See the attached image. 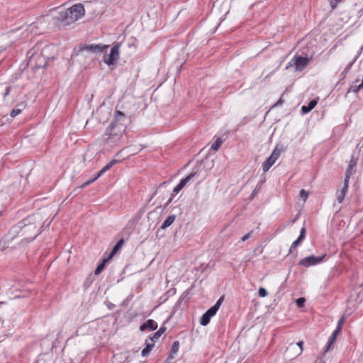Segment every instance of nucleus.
I'll list each match as a JSON object with an SVG mask.
<instances>
[{
    "label": "nucleus",
    "instance_id": "nucleus-29",
    "mask_svg": "<svg viewBox=\"0 0 363 363\" xmlns=\"http://www.w3.org/2000/svg\"><path fill=\"white\" fill-rule=\"evenodd\" d=\"M332 11H334L341 0H328Z\"/></svg>",
    "mask_w": 363,
    "mask_h": 363
},
{
    "label": "nucleus",
    "instance_id": "nucleus-17",
    "mask_svg": "<svg viewBox=\"0 0 363 363\" xmlns=\"http://www.w3.org/2000/svg\"><path fill=\"white\" fill-rule=\"evenodd\" d=\"M318 104V99H313L311 100L307 106H303L301 107V111L303 113H309L312 109L315 108V106Z\"/></svg>",
    "mask_w": 363,
    "mask_h": 363
},
{
    "label": "nucleus",
    "instance_id": "nucleus-25",
    "mask_svg": "<svg viewBox=\"0 0 363 363\" xmlns=\"http://www.w3.org/2000/svg\"><path fill=\"white\" fill-rule=\"evenodd\" d=\"M109 259H108V257H107V258H106V259H104V260H103L102 263H101L100 264H99V265L97 266V267L96 268V269H95V271H94V274H95L96 275L99 274L102 272V270L104 269V267H105V264H106V262H107Z\"/></svg>",
    "mask_w": 363,
    "mask_h": 363
},
{
    "label": "nucleus",
    "instance_id": "nucleus-5",
    "mask_svg": "<svg viewBox=\"0 0 363 363\" xmlns=\"http://www.w3.org/2000/svg\"><path fill=\"white\" fill-rule=\"evenodd\" d=\"M117 162V160H111L108 163H107L106 164V166H104L99 172L98 174L91 179H89L88 180L87 182H86L85 183H84L83 184H82L81 186L75 188L71 193H70V196L73 195L74 196H75L76 195H77L80 191L85 188L86 186H89V184H92L93 182H94L98 178H99L104 172H106V171H108V169H110L115 164H116Z\"/></svg>",
    "mask_w": 363,
    "mask_h": 363
},
{
    "label": "nucleus",
    "instance_id": "nucleus-39",
    "mask_svg": "<svg viewBox=\"0 0 363 363\" xmlns=\"http://www.w3.org/2000/svg\"><path fill=\"white\" fill-rule=\"evenodd\" d=\"M10 91H11V86H8V87L6 89L5 93H4V97L5 98L6 96H8V95L10 94Z\"/></svg>",
    "mask_w": 363,
    "mask_h": 363
},
{
    "label": "nucleus",
    "instance_id": "nucleus-34",
    "mask_svg": "<svg viewBox=\"0 0 363 363\" xmlns=\"http://www.w3.org/2000/svg\"><path fill=\"white\" fill-rule=\"evenodd\" d=\"M305 301H306L305 298H303V297L298 298L296 300V305H297V306L298 307H302L303 306V303H305Z\"/></svg>",
    "mask_w": 363,
    "mask_h": 363
},
{
    "label": "nucleus",
    "instance_id": "nucleus-23",
    "mask_svg": "<svg viewBox=\"0 0 363 363\" xmlns=\"http://www.w3.org/2000/svg\"><path fill=\"white\" fill-rule=\"evenodd\" d=\"M179 347V342L178 340H175L171 347L170 353L169 355V358L173 359L174 355L177 353Z\"/></svg>",
    "mask_w": 363,
    "mask_h": 363
},
{
    "label": "nucleus",
    "instance_id": "nucleus-27",
    "mask_svg": "<svg viewBox=\"0 0 363 363\" xmlns=\"http://www.w3.org/2000/svg\"><path fill=\"white\" fill-rule=\"evenodd\" d=\"M357 57H358V56L352 62H350L347 65V67L345 68V69L342 71V72L341 73L342 78H344L346 76V74L348 73V72L351 69L352 66L353 65V64L354 63V62L356 61Z\"/></svg>",
    "mask_w": 363,
    "mask_h": 363
},
{
    "label": "nucleus",
    "instance_id": "nucleus-36",
    "mask_svg": "<svg viewBox=\"0 0 363 363\" xmlns=\"http://www.w3.org/2000/svg\"><path fill=\"white\" fill-rule=\"evenodd\" d=\"M343 322H344V317L342 316V318L338 320L336 328H339V329L342 330V327Z\"/></svg>",
    "mask_w": 363,
    "mask_h": 363
},
{
    "label": "nucleus",
    "instance_id": "nucleus-13",
    "mask_svg": "<svg viewBox=\"0 0 363 363\" xmlns=\"http://www.w3.org/2000/svg\"><path fill=\"white\" fill-rule=\"evenodd\" d=\"M196 172L191 173L185 178L181 179L179 183L174 188L173 192L175 194H178L185 186V185L196 176Z\"/></svg>",
    "mask_w": 363,
    "mask_h": 363
},
{
    "label": "nucleus",
    "instance_id": "nucleus-21",
    "mask_svg": "<svg viewBox=\"0 0 363 363\" xmlns=\"http://www.w3.org/2000/svg\"><path fill=\"white\" fill-rule=\"evenodd\" d=\"M148 340H146L145 342V347L142 350V352H141V354L143 357H146L147 355H148L150 352V351L152 350L153 347L155 346V342H149Z\"/></svg>",
    "mask_w": 363,
    "mask_h": 363
},
{
    "label": "nucleus",
    "instance_id": "nucleus-10",
    "mask_svg": "<svg viewBox=\"0 0 363 363\" xmlns=\"http://www.w3.org/2000/svg\"><path fill=\"white\" fill-rule=\"evenodd\" d=\"M358 160V154H352L351 155L348 167L345 171V180L350 181V177L356 172Z\"/></svg>",
    "mask_w": 363,
    "mask_h": 363
},
{
    "label": "nucleus",
    "instance_id": "nucleus-28",
    "mask_svg": "<svg viewBox=\"0 0 363 363\" xmlns=\"http://www.w3.org/2000/svg\"><path fill=\"white\" fill-rule=\"evenodd\" d=\"M299 196L303 201H306L308 197V193L305 189H301L299 191Z\"/></svg>",
    "mask_w": 363,
    "mask_h": 363
},
{
    "label": "nucleus",
    "instance_id": "nucleus-31",
    "mask_svg": "<svg viewBox=\"0 0 363 363\" xmlns=\"http://www.w3.org/2000/svg\"><path fill=\"white\" fill-rule=\"evenodd\" d=\"M363 86H360V84H352L349 90H348V92L350 91H353V92H357L359 89H361Z\"/></svg>",
    "mask_w": 363,
    "mask_h": 363
},
{
    "label": "nucleus",
    "instance_id": "nucleus-20",
    "mask_svg": "<svg viewBox=\"0 0 363 363\" xmlns=\"http://www.w3.org/2000/svg\"><path fill=\"white\" fill-rule=\"evenodd\" d=\"M340 331H341L340 329L335 328V330L333 332V334H332V335L330 337V340L328 342L325 352H328L330 350V347L333 345L334 342L336 340V337H337V335L340 333Z\"/></svg>",
    "mask_w": 363,
    "mask_h": 363
},
{
    "label": "nucleus",
    "instance_id": "nucleus-12",
    "mask_svg": "<svg viewBox=\"0 0 363 363\" xmlns=\"http://www.w3.org/2000/svg\"><path fill=\"white\" fill-rule=\"evenodd\" d=\"M108 48V45H101L96 44L84 45L81 48V50H86L87 51L96 53L103 52L105 50Z\"/></svg>",
    "mask_w": 363,
    "mask_h": 363
},
{
    "label": "nucleus",
    "instance_id": "nucleus-40",
    "mask_svg": "<svg viewBox=\"0 0 363 363\" xmlns=\"http://www.w3.org/2000/svg\"><path fill=\"white\" fill-rule=\"evenodd\" d=\"M257 191L256 189H254L251 194L250 199H252L254 196L257 194Z\"/></svg>",
    "mask_w": 363,
    "mask_h": 363
},
{
    "label": "nucleus",
    "instance_id": "nucleus-2",
    "mask_svg": "<svg viewBox=\"0 0 363 363\" xmlns=\"http://www.w3.org/2000/svg\"><path fill=\"white\" fill-rule=\"evenodd\" d=\"M123 118L125 115L122 111H115L114 120L109 124L104 133L106 136L104 138L105 143L116 145L121 143L126 129V126L121 123Z\"/></svg>",
    "mask_w": 363,
    "mask_h": 363
},
{
    "label": "nucleus",
    "instance_id": "nucleus-3",
    "mask_svg": "<svg viewBox=\"0 0 363 363\" xmlns=\"http://www.w3.org/2000/svg\"><path fill=\"white\" fill-rule=\"evenodd\" d=\"M84 12L82 4H74L70 8L60 11L56 17V20L62 26L70 25L83 16Z\"/></svg>",
    "mask_w": 363,
    "mask_h": 363
},
{
    "label": "nucleus",
    "instance_id": "nucleus-33",
    "mask_svg": "<svg viewBox=\"0 0 363 363\" xmlns=\"http://www.w3.org/2000/svg\"><path fill=\"white\" fill-rule=\"evenodd\" d=\"M20 113H21V111L20 108H13L11 111V113H10V116L12 117V118H15L16 116H17L18 115H19Z\"/></svg>",
    "mask_w": 363,
    "mask_h": 363
},
{
    "label": "nucleus",
    "instance_id": "nucleus-38",
    "mask_svg": "<svg viewBox=\"0 0 363 363\" xmlns=\"http://www.w3.org/2000/svg\"><path fill=\"white\" fill-rule=\"evenodd\" d=\"M10 42H8L7 43L1 46L0 52H2L3 50H5L6 48L10 45Z\"/></svg>",
    "mask_w": 363,
    "mask_h": 363
},
{
    "label": "nucleus",
    "instance_id": "nucleus-41",
    "mask_svg": "<svg viewBox=\"0 0 363 363\" xmlns=\"http://www.w3.org/2000/svg\"><path fill=\"white\" fill-rule=\"evenodd\" d=\"M283 103L282 98L281 97L278 101L276 103L275 106L280 105Z\"/></svg>",
    "mask_w": 363,
    "mask_h": 363
},
{
    "label": "nucleus",
    "instance_id": "nucleus-22",
    "mask_svg": "<svg viewBox=\"0 0 363 363\" xmlns=\"http://www.w3.org/2000/svg\"><path fill=\"white\" fill-rule=\"evenodd\" d=\"M123 243L124 240L123 238L119 240L113 247L112 251L111 252L109 256L108 257V259H111L121 248Z\"/></svg>",
    "mask_w": 363,
    "mask_h": 363
},
{
    "label": "nucleus",
    "instance_id": "nucleus-1",
    "mask_svg": "<svg viewBox=\"0 0 363 363\" xmlns=\"http://www.w3.org/2000/svg\"><path fill=\"white\" fill-rule=\"evenodd\" d=\"M45 216L40 212L33 213L12 226L0 240V250L16 247L17 245L34 240L42 232Z\"/></svg>",
    "mask_w": 363,
    "mask_h": 363
},
{
    "label": "nucleus",
    "instance_id": "nucleus-18",
    "mask_svg": "<svg viewBox=\"0 0 363 363\" xmlns=\"http://www.w3.org/2000/svg\"><path fill=\"white\" fill-rule=\"evenodd\" d=\"M165 326H162L157 332L150 335L148 338L150 342H155L166 331Z\"/></svg>",
    "mask_w": 363,
    "mask_h": 363
},
{
    "label": "nucleus",
    "instance_id": "nucleus-30",
    "mask_svg": "<svg viewBox=\"0 0 363 363\" xmlns=\"http://www.w3.org/2000/svg\"><path fill=\"white\" fill-rule=\"evenodd\" d=\"M281 154V150L278 149L277 147L274 148L272 153L271 154L270 157H272L276 160L278 159Z\"/></svg>",
    "mask_w": 363,
    "mask_h": 363
},
{
    "label": "nucleus",
    "instance_id": "nucleus-24",
    "mask_svg": "<svg viewBox=\"0 0 363 363\" xmlns=\"http://www.w3.org/2000/svg\"><path fill=\"white\" fill-rule=\"evenodd\" d=\"M175 218H176V216L174 215L169 216L163 222L162 225H161V228L164 229V228L170 226L174 221Z\"/></svg>",
    "mask_w": 363,
    "mask_h": 363
},
{
    "label": "nucleus",
    "instance_id": "nucleus-35",
    "mask_svg": "<svg viewBox=\"0 0 363 363\" xmlns=\"http://www.w3.org/2000/svg\"><path fill=\"white\" fill-rule=\"evenodd\" d=\"M27 106V104L26 102H21L18 104L16 105V108H20L21 111H22L23 109H25Z\"/></svg>",
    "mask_w": 363,
    "mask_h": 363
},
{
    "label": "nucleus",
    "instance_id": "nucleus-16",
    "mask_svg": "<svg viewBox=\"0 0 363 363\" xmlns=\"http://www.w3.org/2000/svg\"><path fill=\"white\" fill-rule=\"evenodd\" d=\"M305 235H306V228L303 227L301 229V232H300V235H299L298 238L295 241L293 242V243L290 247L289 252H291L292 249L296 248L299 245V243L304 239Z\"/></svg>",
    "mask_w": 363,
    "mask_h": 363
},
{
    "label": "nucleus",
    "instance_id": "nucleus-14",
    "mask_svg": "<svg viewBox=\"0 0 363 363\" xmlns=\"http://www.w3.org/2000/svg\"><path fill=\"white\" fill-rule=\"evenodd\" d=\"M349 187V181L348 180H344V185L340 191H337L336 193L337 195V200L339 203H342L344 201V199L345 197L346 193L348 190Z\"/></svg>",
    "mask_w": 363,
    "mask_h": 363
},
{
    "label": "nucleus",
    "instance_id": "nucleus-37",
    "mask_svg": "<svg viewBox=\"0 0 363 363\" xmlns=\"http://www.w3.org/2000/svg\"><path fill=\"white\" fill-rule=\"evenodd\" d=\"M253 233L252 230H251L250 232H249L248 233H247L246 235H245L242 238H241V240L242 242H245L252 235V233Z\"/></svg>",
    "mask_w": 363,
    "mask_h": 363
},
{
    "label": "nucleus",
    "instance_id": "nucleus-4",
    "mask_svg": "<svg viewBox=\"0 0 363 363\" xmlns=\"http://www.w3.org/2000/svg\"><path fill=\"white\" fill-rule=\"evenodd\" d=\"M50 45L45 46L40 53H38L37 51L38 48L37 45L30 49L27 55L29 57L30 64H34L33 67L38 69L41 67H45L47 65V60L50 59L48 56L46 55V53L50 49Z\"/></svg>",
    "mask_w": 363,
    "mask_h": 363
},
{
    "label": "nucleus",
    "instance_id": "nucleus-15",
    "mask_svg": "<svg viewBox=\"0 0 363 363\" xmlns=\"http://www.w3.org/2000/svg\"><path fill=\"white\" fill-rule=\"evenodd\" d=\"M157 328V323L152 320V319H149L146 321V323H145L144 324H143L140 329V330L143 331V330H145L147 329H149L150 330H155Z\"/></svg>",
    "mask_w": 363,
    "mask_h": 363
},
{
    "label": "nucleus",
    "instance_id": "nucleus-6",
    "mask_svg": "<svg viewBox=\"0 0 363 363\" xmlns=\"http://www.w3.org/2000/svg\"><path fill=\"white\" fill-rule=\"evenodd\" d=\"M223 296H220L219 299L216 301V304L211 307L209 309H208L206 313L202 315L200 323L201 325L206 326L207 325L211 318L214 316L217 311H218L220 306L223 301Z\"/></svg>",
    "mask_w": 363,
    "mask_h": 363
},
{
    "label": "nucleus",
    "instance_id": "nucleus-9",
    "mask_svg": "<svg viewBox=\"0 0 363 363\" xmlns=\"http://www.w3.org/2000/svg\"><path fill=\"white\" fill-rule=\"evenodd\" d=\"M119 58V45H116L111 49V52L109 54L105 53L104 56V62L108 65H112L116 63V62Z\"/></svg>",
    "mask_w": 363,
    "mask_h": 363
},
{
    "label": "nucleus",
    "instance_id": "nucleus-42",
    "mask_svg": "<svg viewBox=\"0 0 363 363\" xmlns=\"http://www.w3.org/2000/svg\"><path fill=\"white\" fill-rule=\"evenodd\" d=\"M2 208L0 207V215L1 214Z\"/></svg>",
    "mask_w": 363,
    "mask_h": 363
},
{
    "label": "nucleus",
    "instance_id": "nucleus-19",
    "mask_svg": "<svg viewBox=\"0 0 363 363\" xmlns=\"http://www.w3.org/2000/svg\"><path fill=\"white\" fill-rule=\"evenodd\" d=\"M276 160L272 157H269L262 164V169L264 172H267L275 163Z\"/></svg>",
    "mask_w": 363,
    "mask_h": 363
},
{
    "label": "nucleus",
    "instance_id": "nucleus-32",
    "mask_svg": "<svg viewBox=\"0 0 363 363\" xmlns=\"http://www.w3.org/2000/svg\"><path fill=\"white\" fill-rule=\"evenodd\" d=\"M258 294L260 297L264 298L266 297L268 294L267 290L263 287H259L258 290Z\"/></svg>",
    "mask_w": 363,
    "mask_h": 363
},
{
    "label": "nucleus",
    "instance_id": "nucleus-11",
    "mask_svg": "<svg viewBox=\"0 0 363 363\" xmlns=\"http://www.w3.org/2000/svg\"><path fill=\"white\" fill-rule=\"evenodd\" d=\"M296 345L298 347V350H297V351L294 354H290L291 351L296 349V347L294 343H291L286 348V354L287 355L288 357L293 359L302 353V351L303 350V341L298 342L296 343Z\"/></svg>",
    "mask_w": 363,
    "mask_h": 363
},
{
    "label": "nucleus",
    "instance_id": "nucleus-8",
    "mask_svg": "<svg viewBox=\"0 0 363 363\" xmlns=\"http://www.w3.org/2000/svg\"><path fill=\"white\" fill-rule=\"evenodd\" d=\"M326 256V255H323L321 256L315 257L314 255H310L308 257H304L301 259L298 264L300 266L304 267H309L311 266H313L315 264H318L320 263L324 257Z\"/></svg>",
    "mask_w": 363,
    "mask_h": 363
},
{
    "label": "nucleus",
    "instance_id": "nucleus-7",
    "mask_svg": "<svg viewBox=\"0 0 363 363\" xmlns=\"http://www.w3.org/2000/svg\"><path fill=\"white\" fill-rule=\"evenodd\" d=\"M311 60V57H306L301 56H294L291 61L286 66V69H288L290 66L294 65L297 71H302L308 65V62Z\"/></svg>",
    "mask_w": 363,
    "mask_h": 363
},
{
    "label": "nucleus",
    "instance_id": "nucleus-26",
    "mask_svg": "<svg viewBox=\"0 0 363 363\" xmlns=\"http://www.w3.org/2000/svg\"><path fill=\"white\" fill-rule=\"evenodd\" d=\"M222 143H223L222 139L220 138H218L215 140L214 143L212 145L211 149L215 150V151H217L220 148V147L221 146Z\"/></svg>",
    "mask_w": 363,
    "mask_h": 363
}]
</instances>
